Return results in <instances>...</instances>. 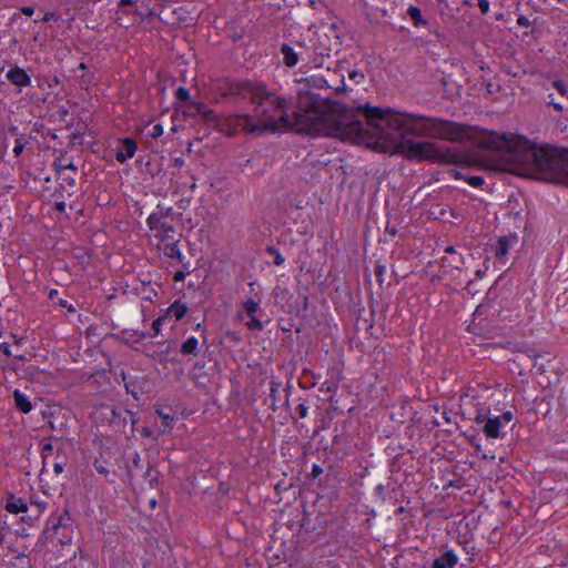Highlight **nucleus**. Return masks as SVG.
<instances>
[{
    "instance_id": "49",
    "label": "nucleus",
    "mask_w": 568,
    "mask_h": 568,
    "mask_svg": "<svg viewBox=\"0 0 568 568\" xmlns=\"http://www.w3.org/2000/svg\"><path fill=\"white\" fill-rule=\"evenodd\" d=\"M80 87L82 89H89V87L91 85L92 83V75L91 74H85L83 73L81 77H80Z\"/></svg>"
},
{
    "instance_id": "14",
    "label": "nucleus",
    "mask_w": 568,
    "mask_h": 568,
    "mask_svg": "<svg viewBox=\"0 0 568 568\" xmlns=\"http://www.w3.org/2000/svg\"><path fill=\"white\" fill-rule=\"evenodd\" d=\"M517 243V235H508V236H501L497 241V245L495 247V256L498 258H501L506 256L515 244Z\"/></svg>"
},
{
    "instance_id": "6",
    "label": "nucleus",
    "mask_w": 568,
    "mask_h": 568,
    "mask_svg": "<svg viewBox=\"0 0 568 568\" xmlns=\"http://www.w3.org/2000/svg\"><path fill=\"white\" fill-rule=\"evenodd\" d=\"M255 122L252 114H234L226 116L222 126L226 129L229 135H236L240 132H245L252 135L251 126H254Z\"/></svg>"
},
{
    "instance_id": "15",
    "label": "nucleus",
    "mask_w": 568,
    "mask_h": 568,
    "mask_svg": "<svg viewBox=\"0 0 568 568\" xmlns=\"http://www.w3.org/2000/svg\"><path fill=\"white\" fill-rule=\"evenodd\" d=\"M501 423L498 417H489L484 425L483 432L487 438L496 439L503 436Z\"/></svg>"
},
{
    "instance_id": "58",
    "label": "nucleus",
    "mask_w": 568,
    "mask_h": 568,
    "mask_svg": "<svg viewBox=\"0 0 568 568\" xmlns=\"http://www.w3.org/2000/svg\"><path fill=\"white\" fill-rule=\"evenodd\" d=\"M63 171H71V173L77 174L78 168L73 164L72 161H68V163L63 165Z\"/></svg>"
},
{
    "instance_id": "13",
    "label": "nucleus",
    "mask_w": 568,
    "mask_h": 568,
    "mask_svg": "<svg viewBox=\"0 0 568 568\" xmlns=\"http://www.w3.org/2000/svg\"><path fill=\"white\" fill-rule=\"evenodd\" d=\"M4 509L10 513L18 515L20 513L24 514L28 511V504L22 498H18L14 495H8L4 501Z\"/></svg>"
},
{
    "instance_id": "47",
    "label": "nucleus",
    "mask_w": 568,
    "mask_h": 568,
    "mask_svg": "<svg viewBox=\"0 0 568 568\" xmlns=\"http://www.w3.org/2000/svg\"><path fill=\"white\" fill-rule=\"evenodd\" d=\"M164 133V129L162 126V124L160 123H156L153 125L152 130L150 131L149 135L152 138V139H158L160 138L162 134Z\"/></svg>"
},
{
    "instance_id": "12",
    "label": "nucleus",
    "mask_w": 568,
    "mask_h": 568,
    "mask_svg": "<svg viewBox=\"0 0 568 568\" xmlns=\"http://www.w3.org/2000/svg\"><path fill=\"white\" fill-rule=\"evenodd\" d=\"M261 298L253 300L251 297L243 300L241 302V308L243 313H237L236 318L242 320L243 314H245L247 317L250 316H256L257 313L263 314V310L260 306Z\"/></svg>"
},
{
    "instance_id": "42",
    "label": "nucleus",
    "mask_w": 568,
    "mask_h": 568,
    "mask_svg": "<svg viewBox=\"0 0 568 568\" xmlns=\"http://www.w3.org/2000/svg\"><path fill=\"white\" fill-rule=\"evenodd\" d=\"M552 87L562 95L568 97V89L562 80H555Z\"/></svg>"
},
{
    "instance_id": "21",
    "label": "nucleus",
    "mask_w": 568,
    "mask_h": 568,
    "mask_svg": "<svg viewBox=\"0 0 568 568\" xmlns=\"http://www.w3.org/2000/svg\"><path fill=\"white\" fill-rule=\"evenodd\" d=\"M406 13L409 17V19L415 28H422V27L428 26V20H426L423 17L422 10L418 7L409 6Z\"/></svg>"
},
{
    "instance_id": "48",
    "label": "nucleus",
    "mask_w": 568,
    "mask_h": 568,
    "mask_svg": "<svg viewBox=\"0 0 568 568\" xmlns=\"http://www.w3.org/2000/svg\"><path fill=\"white\" fill-rule=\"evenodd\" d=\"M124 388L128 394H131L134 399H139L138 392L135 390V383L128 381L124 383Z\"/></svg>"
},
{
    "instance_id": "23",
    "label": "nucleus",
    "mask_w": 568,
    "mask_h": 568,
    "mask_svg": "<svg viewBox=\"0 0 568 568\" xmlns=\"http://www.w3.org/2000/svg\"><path fill=\"white\" fill-rule=\"evenodd\" d=\"M180 352L183 355L197 356L199 355V339L195 336H190L182 343V345L180 347Z\"/></svg>"
},
{
    "instance_id": "53",
    "label": "nucleus",
    "mask_w": 568,
    "mask_h": 568,
    "mask_svg": "<svg viewBox=\"0 0 568 568\" xmlns=\"http://www.w3.org/2000/svg\"><path fill=\"white\" fill-rule=\"evenodd\" d=\"M191 274V271H182V270H179L174 273L173 275V280L174 282H182L185 280V277Z\"/></svg>"
},
{
    "instance_id": "28",
    "label": "nucleus",
    "mask_w": 568,
    "mask_h": 568,
    "mask_svg": "<svg viewBox=\"0 0 568 568\" xmlns=\"http://www.w3.org/2000/svg\"><path fill=\"white\" fill-rule=\"evenodd\" d=\"M166 318H168V317H166V315H165V314H163V315H161V316L156 317V318L153 321V323H152V331H153V333L151 334V333H144V332H142V333H141V337H143V338H146V337L152 338V337L158 336V335L161 333V327H162V325L165 323Z\"/></svg>"
},
{
    "instance_id": "55",
    "label": "nucleus",
    "mask_w": 568,
    "mask_h": 568,
    "mask_svg": "<svg viewBox=\"0 0 568 568\" xmlns=\"http://www.w3.org/2000/svg\"><path fill=\"white\" fill-rule=\"evenodd\" d=\"M477 6L479 7L480 12H481L483 14L488 13V11H489V7H490V4H489V1H488V0H477Z\"/></svg>"
},
{
    "instance_id": "20",
    "label": "nucleus",
    "mask_w": 568,
    "mask_h": 568,
    "mask_svg": "<svg viewBox=\"0 0 568 568\" xmlns=\"http://www.w3.org/2000/svg\"><path fill=\"white\" fill-rule=\"evenodd\" d=\"M280 52L283 55V62L285 65L293 68L298 62V54L295 52L293 47L287 43H283L280 48Z\"/></svg>"
},
{
    "instance_id": "52",
    "label": "nucleus",
    "mask_w": 568,
    "mask_h": 568,
    "mask_svg": "<svg viewBox=\"0 0 568 568\" xmlns=\"http://www.w3.org/2000/svg\"><path fill=\"white\" fill-rule=\"evenodd\" d=\"M501 423V425L505 423V424H508L513 420L514 418V413L511 410H506L500 416H497Z\"/></svg>"
},
{
    "instance_id": "59",
    "label": "nucleus",
    "mask_w": 568,
    "mask_h": 568,
    "mask_svg": "<svg viewBox=\"0 0 568 568\" xmlns=\"http://www.w3.org/2000/svg\"><path fill=\"white\" fill-rule=\"evenodd\" d=\"M0 351L8 355V356H11L12 355V352L10 349V345L7 343V342H2L0 343Z\"/></svg>"
},
{
    "instance_id": "56",
    "label": "nucleus",
    "mask_w": 568,
    "mask_h": 568,
    "mask_svg": "<svg viewBox=\"0 0 568 568\" xmlns=\"http://www.w3.org/2000/svg\"><path fill=\"white\" fill-rule=\"evenodd\" d=\"M62 180L68 183L69 185L73 186L75 184V175L77 174H65V172L61 173Z\"/></svg>"
},
{
    "instance_id": "46",
    "label": "nucleus",
    "mask_w": 568,
    "mask_h": 568,
    "mask_svg": "<svg viewBox=\"0 0 568 568\" xmlns=\"http://www.w3.org/2000/svg\"><path fill=\"white\" fill-rule=\"evenodd\" d=\"M37 132L38 134H41V136L43 139H45L47 136H51L53 140L57 138V135L51 131V129H47L43 126V124H39L38 123V129H37Z\"/></svg>"
},
{
    "instance_id": "8",
    "label": "nucleus",
    "mask_w": 568,
    "mask_h": 568,
    "mask_svg": "<svg viewBox=\"0 0 568 568\" xmlns=\"http://www.w3.org/2000/svg\"><path fill=\"white\" fill-rule=\"evenodd\" d=\"M331 453L343 460L354 454L353 438L351 435L341 432L333 436Z\"/></svg>"
},
{
    "instance_id": "61",
    "label": "nucleus",
    "mask_w": 568,
    "mask_h": 568,
    "mask_svg": "<svg viewBox=\"0 0 568 568\" xmlns=\"http://www.w3.org/2000/svg\"><path fill=\"white\" fill-rule=\"evenodd\" d=\"M487 418H488V417H487L484 413H478V414L476 415V417L474 418V420H475V423H477V424H481V423H484V425H485V424H486Z\"/></svg>"
},
{
    "instance_id": "44",
    "label": "nucleus",
    "mask_w": 568,
    "mask_h": 568,
    "mask_svg": "<svg viewBox=\"0 0 568 568\" xmlns=\"http://www.w3.org/2000/svg\"><path fill=\"white\" fill-rule=\"evenodd\" d=\"M449 174L455 179V180H464L465 181V178H467L468 173H465V168H462V169H452L449 171Z\"/></svg>"
},
{
    "instance_id": "11",
    "label": "nucleus",
    "mask_w": 568,
    "mask_h": 568,
    "mask_svg": "<svg viewBox=\"0 0 568 568\" xmlns=\"http://www.w3.org/2000/svg\"><path fill=\"white\" fill-rule=\"evenodd\" d=\"M458 557L454 550L446 549L437 558L434 559L433 568H454L457 564Z\"/></svg>"
},
{
    "instance_id": "30",
    "label": "nucleus",
    "mask_w": 568,
    "mask_h": 568,
    "mask_svg": "<svg viewBox=\"0 0 568 568\" xmlns=\"http://www.w3.org/2000/svg\"><path fill=\"white\" fill-rule=\"evenodd\" d=\"M266 254L274 257V264L281 266L285 262V257L281 254V252L273 245H268L265 248Z\"/></svg>"
},
{
    "instance_id": "16",
    "label": "nucleus",
    "mask_w": 568,
    "mask_h": 568,
    "mask_svg": "<svg viewBox=\"0 0 568 568\" xmlns=\"http://www.w3.org/2000/svg\"><path fill=\"white\" fill-rule=\"evenodd\" d=\"M444 252L450 254L452 257H443V265H447L456 270H459L464 265V256L460 253H458L453 245L446 246Z\"/></svg>"
},
{
    "instance_id": "63",
    "label": "nucleus",
    "mask_w": 568,
    "mask_h": 568,
    "mask_svg": "<svg viewBox=\"0 0 568 568\" xmlns=\"http://www.w3.org/2000/svg\"><path fill=\"white\" fill-rule=\"evenodd\" d=\"M58 304L61 307L68 308L69 312H75V308L71 304L69 305L65 300L60 298Z\"/></svg>"
},
{
    "instance_id": "36",
    "label": "nucleus",
    "mask_w": 568,
    "mask_h": 568,
    "mask_svg": "<svg viewBox=\"0 0 568 568\" xmlns=\"http://www.w3.org/2000/svg\"><path fill=\"white\" fill-rule=\"evenodd\" d=\"M374 273L377 278V282L382 285L384 282V275L386 273V265H384L381 261H376L374 266Z\"/></svg>"
},
{
    "instance_id": "50",
    "label": "nucleus",
    "mask_w": 568,
    "mask_h": 568,
    "mask_svg": "<svg viewBox=\"0 0 568 568\" xmlns=\"http://www.w3.org/2000/svg\"><path fill=\"white\" fill-rule=\"evenodd\" d=\"M323 471L324 470H323L321 465L313 464L312 465V470H311L308 477L312 478V479H316L317 477H320L323 474Z\"/></svg>"
},
{
    "instance_id": "64",
    "label": "nucleus",
    "mask_w": 568,
    "mask_h": 568,
    "mask_svg": "<svg viewBox=\"0 0 568 568\" xmlns=\"http://www.w3.org/2000/svg\"><path fill=\"white\" fill-rule=\"evenodd\" d=\"M24 144H22L19 140L16 141V145L13 148V152L16 155H19L23 151Z\"/></svg>"
},
{
    "instance_id": "38",
    "label": "nucleus",
    "mask_w": 568,
    "mask_h": 568,
    "mask_svg": "<svg viewBox=\"0 0 568 568\" xmlns=\"http://www.w3.org/2000/svg\"><path fill=\"white\" fill-rule=\"evenodd\" d=\"M465 181L473 187L479 189L484 185L485 180L480 175H471L468 174L467 178H465Z\"/></svg>"
},
{
    "instance_id": "34",
    "label": "nucleus",
    "mask_w": 568,
    "mask_h": 568,
    "mask_svg": "<svg viewBox=\"0 0 568 568\" xmlns=\"http://www.w3.org/2000/svg\"><path fill=\"white\" fill-rule=\"evenodd\" d=\"M151 214H158V215H161V219L162 217L168 219V217H173L175 212L172 206L164 207L161 204H158L156 210L154 212H152Z\"/></svg>"
},
{
    "instance_id": "40",
    "label": "nucleus",
    "mask_w": 568,
    "mask_h": 568,
    "mask_svg": "<svg viewBox=\"0 0 568 568\" xmlns=\"http://www.w3.org/2000/svg\"><path fill=\"white\" fill-rule=\"evenodd\" d=\"M175 98L182 102H189L191 100L190 91L184 87H179L175 91Z\"/></svg>"
},
{
    "instance_id": "9",
    "label": "nucleus",
    "mask_w": 568,
    "mask_h": 568,
    "mask_svg": "<svg viewBox=\"0 0 568 568\" xmlns=\"http://www.w3.org/2000/svg\"><path fill=\"white\" fill-rule=\"evenodd\" d=\"M138 151V143L133 138H120L115 148V159L119 163H124L132 159Z\"/></svg>"
},
{
    "instance_id": "1",
    "label": "nucleus",
    "mask_w": 568,
    "mask_h": 568,
    "mask_svg": "<svg viewBox=\"0 0 568 568\" xmlns=\"http://www.w3.org/2000/svg\"><path fill=\"white\" fill-rule=\"evenodd\" d=\"M221 90L224 97L254 104L252 115L256 121L251 126L252 135L286 129L308 135L329 134L353 143L362 142L367 136L354 106H331L317 94L302 98L300 111L290 115L286 99L267 91L263 83L226 80Z\"/></svg>"
},
{
    "instance_id": "37",
    "label": "nucleus",
    "mask_w": 568,
    "mask_h": 568,
    "mask_svg": "<svg viewBox=\"0 0 568 568\" xmlns=\"http://www.w3.org/2000/svg\"><path fill=\"white\" fill-rule=\"evenodd\" d=\"M156 414L161 418V424L164 427V429L170 428L172 426V423L174 420V416H172V415H170L168 413H164L161 409H158Z\"/></svg>"
},
{
    "instance_id": "26",
    "label": "nucleus",
    "mask_w": 568,
    "mask_h": 568,
    "mask_svg": "<svg viewBox=\"0 0 568 568\" xmlns=\"http://www.w3.org/2000/svg\"><path fill=\"white\" fill-rule=\"evenodd\" d=\"M200 116L207 124L222 125L220 116L214 112V110L207 108L205 104L203 105V110H201Z\"/></svg>"
},
{
    "instance_id": "33",
    "label": "nucleus",
    "mask_w": 568,
    "mask_h": 568,
    "mask_svg": "<svg viewBox=\"0 0 568 568\" xmlns=\"http://www.w3.org/2000/svg\"><path fill=\"white\" fill-rule=\"evenodd\" d=\"M105 409L108 410L105 415L110 424L119 425L120 423L118 422V419H120L121 413L116 409V407L106 406Z\"/></svg>"
},
{
    "instance_id": "19",
    "label": "nucleus",
    "mask_w": 568,
    "mask_h": 568,
    "mask_svg": "<svg viewBox=\"0 0 568 568\" xmlns=\"http://www.w3.org/2000/svg\"><path fill=\"white\" fill-rule=\"evenodd\" d=\"M9 81L18 87L27 85L30 82V77L20 68L10 69L7 73Z\"/></svg>"
},
{
    "instance_id": "60",
    "label": "nucleus",
    "mask_w": 568,
    "mask_h": 568,
    "mask_svg": "<svg viewBox=\"0 0 568 568\" xmlns=\"http://www.w3.org/2000/svg\"><path fill=\"white\" fill-rule=\"evenodd\" d=\"M54 207L58 212H64L65 210V203L62 200H55L54 201Z\"/></svg>"
},
{
    "instance_id": "27",
    "label": "nucleus",
    "mask_w": 568,
    "mask_h": 568,
    "mask_svg": "<svg viewBox=\"0 0 568 568\" xmlns=\"http://www.w3.org/2000/svg\"><path fill=\"white\" fill-rule=\"evenodd\" d=\"M158 475L159 473L154 470L152 464L149 462L145 470H142V477L145 481L150 484V487H155L158 485Z\"/></svg>"
},
{
    "instance_id": "25",
    "label": "nucleus",
    "mask_w": 568,
    "mask_h": 568,
    "mask_svg": "<svg viewBox=\"0 0 568 568\" xmlns=\"http://www.w3.org/2000/svg\"><path fill=\"white\" fill-rule=\"evenodd\" d=\"M203 105H204V103L201 101L190 100L183 106L182 113L186 118H195V116L200 115L201 110H203Z\"/></svg>"
},
{
    "instance_id": "43",
    "label": "nucleus",
    "mask_w": 568,
    "mask_h": 568,
    "mask_svg": "<svg viewBox=\"0 0 568 568\" xmlns=\"http://www.w3.org/2000/svg\"><path fill=\"white\" fill-rule=\"evenodd\" d=\"M338 389V385L337 383L335 382H324L321 386V392H327V393H332V394H335Z\"/></svg>"
},
{
    "instance_id": "4",
    "label": "nucleus",
    "mask_w": 568,
    "mask_h": 568,
    "mask_svg": "<svg viewBox=\"0 0 568 568\" xmlns=\"http://www.w3.org/2000/svg\"><path fill=\"white\" fill-rule=\"evenodd\" d=\"M72 519L68 510L62 513L52 514L42 530V538L44 542L57 545H69L72 540Z\"/></svg>"
},
{
    "instance_id": "62",
    "label": "nucleus",
    "mask_w": 568,
    "mask_h": 568,
    "mask_svg": "<svg viewBox=\"0 0 568 568\" xmlns=\"http://www.w3.org/2000/svg\"><path fill=\"white\" fill-rule=\"evenodd\" d=\"M94 468L99 474L108 475L109 470L101 464H98V462L94 463Z\"/></svg>"
},
{
    "instance_id": "2",
    "label": "nucleus",
    "mask_w": 568,
    "mask_h": 568,
    "mask_svg": "<svg viewBox=\"0 0 568 568\" xmlns=\"http://www.w3.org/2000/svg\"><path fill=\"white\" fill-rule=\"evenodd\" d=\"M367 133L363 144L373 138L384 139L394 146V153L413 161L463 164L466 154L455 148L432 141H416L410 136L456 140L460 128L455 122L440 118L399 112L393 108L373 106L368 102L354 108Z\"/></svg>"
},
{
    "instance_id": "24",
    "label": "nucleus",
    "mask_w": 568,
    "mask_h": 568,
    "mask_svg": "<svg viewBox=\"0 0 568 568\" xmlns=\"http://www.w3.org/2000/svg\"><path fill=\"white\" fill-rule=\"evenodd\" d=\"M14 404L17 409L27 414L32 409V404L29 398L23 395L20 390L16 389L13 393Z\"/></svg>"
},
{
    "instance_id": "51",
    "label": "nucleus",
    "mask_w": 568,
    "mask_h": 568,
    "mask_svg": "<svg viewBox=\"0 0 568 568\" xmlns=\"http://www.w3.org/2000/svg\"><path fill=\"white\" fill-rule=\"evenodd\" d=\"M65 163H68V161L65 160L64 156H60L58 158L57 160H54L53 162V165L55 166L57 169V172L61 175V173H63V165H65Z\"/></svg>"
},
{
    "instance_id": "22",
    "label": "nucleus",
    "mask_w": 568,
    "mask_h": 568,
    "mask_svg": "<svg viewBox=\"0 0 568 568\" xmlns=\"http://www.w3.org/2000/svg\"><path fill=\"white\" fill-rule=\"evenodd\" d=\"M282 387V383L281 382H276L274 379H272L270 382V395H268V398L265 399V403L267 404L268 400H270V407L273 412H277L278 409V406H277V402H278V392H280V388Z\"/></svg>"
},
{
    "instance_id": "18",
    "label": "nucleus",
    "mask_w": 568,
    "mask_h": 568,
    "mask_svg": "<svg viewBox=\"0 0 568 568\" xmlns=\"http://www.w3.org/2000/svg\"><path fill=\"white\" fill-rule=\"evenodd\" d=\"M189 306L185 302L178 298L175 300L166 310L165 315L166 317L174 316L176 321H181L187 313Z\"/></svg>"
},
{
    "instance_id": "41",
    "label": "nucleus",
    "mask_w": 568,
    "mask_h": 568,
    "mask_svg": "<svg viewBox=\"0 0 568 568\" xmlns=\"http://www.w3.org/2000/svg\"><path fill=\"white\" fill-rule=\"evenodd\" d=\"M546 104L552 106L557 112L564 111V105L555 101L554 93H549L546 98Z\"/></svg>"
},
{
    "instance_id": "5",
    "label": "nucleus",
    "mask_w": 568,
    "mask_h": 568,
    "mask_svg": "<svg viewBox=\"0 0 568 568\" xmlns=\"http://www.w3.org/2000/svg\"><path fill=\"white\" fill-rule=\"evenodd\" d=\"M62 407L60 404L45 400L44 398H38V413L41 415L43 424L40 428L48 427L54 430L57 423L62 426L63 417L61 416Z\"/></svg>"
},
{
    "instance_id": "39",
    "label": "nucleus",
    "mask_w": 568,
    "mask_h": 568,
    "mask_svg": "<svg viewBox=\"0 0 568 568\" xmlns=\"http://www.w3.org/2000/svg\"><path fill=\"white\" fill-rule=\"evenodd\" d=\"M12 532L9 527H3L0 529V545L9 547L11 542Z\"/></svg>"
},
{
    "instance_id": "3",
    "label": "nucleus",
    "mask_w": 568,
    "mask_h": 568,
    "mask_svg": "<svg viewBox=\"0 0 568 568\" xmlns=\"http://www.w3.org/2000/svg\"><path fill=\"white\" fill-rule=\"evenodd\" d=\"M479 144L484 149L503 152L509 161L508 171L568 186V159L557 148L538 146L525 136L493 131L484 134Z\"/></svg>"
},
{
    "instance_id": "10",
    "label": "nucleus",
    "mask_w": 568,
    "mask_h": 568,
    "mask_svg": "<svg viewBox=\"0 0 568 568\" xmlns=\"http://www.w3.org/2000/svg\"><path fill=\"white\" fill-rule=\"evenodd\" d=\"M60 87V80L57 75L48 77L45 79H42L38 77V89L44 90L48 88L50 91L47 92L43 97H40L38 94V101L42 100L43 103H49L50 105H53L55 102V98L58 92L55 91Z\"/></svg>"
},
{
    "instance_id": "57",
    "label": "nucleus",
    "mask_w": 568,
    "mask_h": 568,
    "mask_svg": "<svg viewBox=\"0 0 568 568\" xmlns=\"http://www.w3.org/2000/svg\"><path fill=\"white\" fill-rule=\"evenodd\" d=\"M51 450H52L51 444L45 443V444L42 445V455H43V467H42V470H44V468H45V458H47L45 453L47 452H51Z\"/></svg>"
},
{
    "instance_id": "54",
    "label": "nucleus",
    "mask_w": 568,
    "mask_h": 568,
    "mask_svg": "<svg viewBox=\"0 0 568 568\" xmlns=\"http://www.w3.org/2000/svg\"><path fill=\"white\" fill-rule=\"evenodd\" d=\"M517 24L519 27H523V28H528L530 27L531 22L529 20L528 17L524 16V14H520L518 18H517Z\"/></svg>"
},
{
    "instance_id": "32",
    "label": "nucleus",
    "mask_w": 568,
    "mask_h": 568,
    "mask_svg": "<svg viewBox=\"0 0 568 568\" xmlns=\"http://www.w3.org/2000/svg\"><path fill=\"white\" fill-rule=\"evenodd\" d=\"M246 327L250 331L261 332L264 329L263 322L256 316H250V320L246 322Z\"/></svg>"
},
{
    "instance_id": "45",
    "label": "nucleus",
    "mask_w": 568,
    "mask_h": 568,
    "mask_svg": "<svg viewBox=\"0 0 568 568\" xmlns=\"http://www.w3.org/2000/svg\"><path fill=\"white\" fill-rule=\"evenodd\" d=\"M295 414L300 417V418H306L307 415H308V407L305 405V403H300L296 407H295Z\"/></svg>"
},
{
    "instance_id": "35",
    "label": "nucleus",
    "mask_w": 568,
    "mask_h": 568,
    "mask_svg": "<svg viewBox=\"0 0 568 568\" xmlns=\"http://www.w3.org/2000/svg\"><path fill=\"white\" fill-rule=\"evenodd\" d=\"M143 300L149 302H154V300L158 297V291L150 286V283L146 285L143 283Z\"/></svg>"
},
{
    "instance_id": "17",
    "label": "nucleus",
    "mask_w": 568,
    "mask_h": 568,
    "mask_svg": "<svg viewBox=\"0 0 568 568\" xmlns=\"http://www.w3.org/2000/svg\"><path fill=\"white\" fill-rule=\"evenodd\" d=\"M163 251V254L172 260H176L179 263H183L185 256L182 254L179 247V241L172 240V242L163 243V246H160Z\"/></svg>"
},
{
    "instance_id": "31",
    "label": "nucleus",
    "mask_w": 568,
    "mask_h": 568,
    "mask_svg": "<svg viewBox=\"0 0 568 568\" xmlns=\"http://www.w3.org/2000/svg\"><path fill=\"white\" fill-rule=\"evenodd\" d=\"M143 468H144V465L140 457V454L135 452L133 454L132 465L129 467V473L132 476L133 474H138L139 471H142Z\"/></svg>"
},
{
    "instance_id": "29",
    "label": "nucleus",
    "mask_w": 568,
    "mask_h": 568,
    "mask_svg": "<svg viewBox=\"0 0 568 568\" xmlns=\"http://www.w3.org/2000/svg\"><path fill=\"white\" fill-rule=\"evenodd\" d=\"M61 20L62 16L58 11L45 12L42 18V21L47 23L50 28H58L60 26Z\"/></svg>"
},
{
    "instance_id": "7",
    "label": "nucleus",
    "mask_w": 568,
    "mask_h": 568,
    "mask_svg": "<svg viewBox=\"0 0 568 568\" xmlns=\"http://www.w3.org/2000/svg\"><path fill=\"white\" fill-rule=\"evenodd\" d=\"M146 225L154 233V237L161 242L173 240L175 227L169 223L166 219H161V215L150 214L146 219Z\"/></svg>"
}]
</instances>
